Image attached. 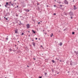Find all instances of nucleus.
I'll use <instances>...</instances> for the list:
<instances>
[{
    "label": "nucleus",
    "mask_w": 78,
    "mask_h": 78,
    "mask_svg": "<svg viewBox=\"0 0 78 78\" xmlns=\"http://www.w3.org/2000/svg\"><path fill=\"white\" fill-rule=\"evenodd\" d=\"M5 3L6 4L5 5V7H7V6H8V5L9 6H13V7H14V4H13L12 3L10 4H9L8 2H5Z\"/></svg>",
    "instance_id": "f257e3e1"
},
{
    "label": "nucleus",
    "mask_w": 78,
    "mask_h": 78,
    "mask_svg": "<svg viewBox=\"0 0 78 78\" xmlns=\"http://www.w3.org/2000/svg\"><path fill=\"white\" fill-rule=\"evenodd\" d=\"M69 14L70 16H74V14L73 12H72V10H71L70 12L69 13Z\"/></svg>",
    "instance_id": "f03ea898"
},
{
    "label": "nucleus",
    "mask_w": 78,
    "mask_h": 78,
    "mask_svg": "<svg viewBox=\"0 0 78 78\" xmlns=\"http://www.w3.org/2000/svg\"><path fill=\"white\" fill-rule=\"evenodd\" d=\"M64 3L65 4H66V5H69V2H67V0H65Z\"/></svg>",
    "instance_id": "7ed1b4c3"
},
{
    "label": "nucleus",
    "mask_w": 78,
    "mask_h": 78,
    "mask_svg": "<svg viewBox=\"0 0 78 78\" xmlns=\"http://www.w3.org/2000/svg\"><path fill=\"white\" fill-rule=\"evenodd\" d=\"M15 33L16 34H18V29H16L14 30Z\"/></svg>",
    "instance_id": "20e7f679"
},
{
    "label": "nucleus",
    "mask_w": 78,
    "mask_h": 78,
    "mask_svg": "<svg viewBox=\"0 0 78 78\" xmlns=\"http://www.w3.org/2000/svg\"><path fill=\"white\" fill-rule=\"evenodd\" d=\"M26 26L27 27V28H30V24H27L26 25Z\"/></svg>",
    "instance_id": "39448f33"
},
{
    "label": "nucleus",
    "mask_w": 78,
    "mask_h": 78,
    "mask_svg": "<svg viewBox=\"0 0 78 78\" xmlns=\"http://www.w3.org/2000/svg\"><path fill=\"white\" fill-rule=\"evenodd\" d=\"M73 9L74 10H76V9H77V8L76 7V6H75V5H73Z\"/></svg>",
    "instance_id": "423d86ee"
},
{
    "label": "nucleus",
    "mask_w": 78,
    "mask_h": 78,
    "mask_svg": "<svg viewBox=\"0 0 78 78\" xmlns=\"http://www.w3.org/2000/svg\"><path fill=\"white\" fill-rule=\"evenodd\" d=\"M25 11L26 12H30V10L28 9H25Z\"/></svg>",
    "instance_id": "0eeeda50"
},
{
    "label": "nucleus",
    "mask_w": 78,
    "mask_h": 78,
    "mask_svg": "<svg viewBox=\"0 0 78 78\" xmlns=\"http://www.w3.org/2000/svg\"><path fill=\"white\" fill-rule=\"evenodd\" d=\"M32 44H33V45L34 47H35L36 45V43H34V42H32Z\"/></svg>",
    "instance_id": "6e6552de"
},
{
    "label": "nucleus",
    "mask_w": 78,
    "mask_h": 78,
    "mask_svg": "<svg viewBox=\"0 0 78 78\" xmlns=\"http://www.w3.org/2000/svg\"><path fill=\"white\" fill-rule=\"evenodd\" d=\"M70 62V64L69 65L71 66H73V65H72V61L71 60L70 62Z\"/></svg>",
    "instance_id": "1a4fd4ad"
},
{
    "label": "nucleus",
    "mask_w": 78,
    "mask_h": 78,
    "mask_svg": "<svg viewBox=\"0 0 78 78\" xmlns=\"http://www.w3.org/2000/svg\"><path fill=\"white\" fill-rule=\"evenodd\" d=\"M58 45H59L60 46L62 45V42H60L59 44H58Z\"/></svg>",
    "instance_id": "9d476101"
},
{
    "label": "nucleus",
    "mask_w": 78,
    "mask_h": 78,
    "mask_svg": "<svg viewBox=\"0 0 78 78\" xmlns=\"http://www.w3.org/2000/svg\"><path fill=\"white\" fill-rule=\"evenodd\" d=\"M74 51V53H76V54L77 55V56H78V52L77 51Z\"/></svg>",
    "instance_id": "9b49d317"
},
{
    "label": "nucleus",
    "mask_w": 78,
    "mask_h": 78,
    "mask_svg": "<svg viewBox=\"0 0 78 78\" xmlns=\"http://www.w3.org/2000/svg\"><path fill=\"white\" fill-rule=\"evenodd\" d=\"M32 31L33 33H34V34H36V32L35 31H34V30H32Z\"/></svg>",
    "instance_id": "f8f14e48"
},
{
    "label": "nucleus",
    "mask_w": 78,
    "mask_h": 78,
    "mask_svg": "<svg viewBox=\"0 0 78 78\" xmlns=\"http://www.w3.org/2000/svg\"><path fill=\"white\" fill-rule=\"evenodd\" d=\"M18 11L19 12H22V9H19L18 10Z\"/></svg>",
    "instance_id": "ddd939ff"
},
{
    "label": "nucleus",
    "mask_w": 78,
    "mask_h": 78,
    "mask_svg": "<svg viewBox=\"0 0 78 78\" xmlns=\"http://www.w3.org/2000/svg\"><path fill=\"white\" fill-rule=\"evenodd\" d=\"M4 19L5 20H8V18H6L5 17H4Z\"/></svg>",
    "instance_id": "4468645a"
},
{
    "label": "nucleus",
    "mask_w": 78,
    "mask_h": 78,
    "mask_svg": "<svg viewBox=\"0 0 78 78\" xmlns=\"http://www.w3.org/2000/svg\"><path fill=\"white\" fill-rule=\"evenodd\" d=\"M49 58H47V59H45V61H46L47 62V61H49Z\"/></svg>",
    "instance_id": "2eb2a0df"
},
{
    "label": "nucleus",
    "mask_w": 78,
    "mask_h": 78,
    "mask_svg": "<svg viewBox=\"0 0 78 78\" xmlns=\"http://www.w3.org/2000/svg\"><path fill=\"white\" fill-rule=\"evenodd\" d=\"M67 30V28H66L65 29H64L63 30V31H66V30Z\"/></svg>",
    "instance_id": "dca6fc26"
},
{
    "label": "nucleus",
    "mask_w": 78,
    "mask_h": 78,
    "mask_svg": "<svg viewBox=\"0 0 78 78\" xmlns=\"http://www.w3.org/2000/svg\"><path fill=\"white\" fill-rule=\"evenodd\" d=\"M20 24H19V25L20 26H21V21H20Z\"/></svg>",
    "instance_id": "f3484780"
},
{
    "label": "nucleus",
    "mask_w": 78,
    "mask_h": 78,
    "mask_svg": "<svg viewBox=\"0 0 78 78\" xmlns=\"http://www.w3.org/2000/svg\"><path fill=\"white\" fill-rule=\"evenodd\" d=\"M37 10H41V9H40V8H39V6L38 7Z\"/></svg>",
    "instance_id": "a211bd4d"
},
{
    "label": "nucleus",
    "mask_w": 78,
    "mask_h": 78,
    "mask_svg": "<svg viewBox=\"0 0 78 78\" xmlns=\"http://www.w3.org/2000/svg\"><path fill=\"white\" fill-rule=\"evenodd\" d=\"M52 62H53V63H55V60H52Z\"/></svg>",
    "instance_id": "6ab92c4d"
},
{
    "label": "nucleus",
    "mask_w": 78,
    "mask_h": 78,
    "mask_svg": "<svg viewBox=\"0 0 78 78\" xmlns=\"http://www.w3.org/2000/svg\"><path fill=\"white\" fill-rule=\"evenodd\" d=\"M55 73H57V74H59V73L58 72V71H56Z\"/></svg>",
    "instance_id": "aec40b11"
},
{
    "label": "nucleus",
    "mask_w": 78,
    "mask_h": 78,
    "mask_svg": "<svg viewBox=\"0 0 78 78\" xmlns=\"http://www.w3.org/2000/svg\"><path fill=\"white\" fill-rule=\"evenodd\" d=\"M51 34V35L50 36V37H52V36H53V34L52 33V34Z\"/></svg>",
    "instance_id": "412c9836"
},
{
    "label": "nucleus",
    "mask_w": 78,
    "mask_h": 78,
    "mask_svg": "<svg viewBox=\"0 0 78 78\" xmlns=\"http://www.w3.org/2000/svg\"><path fill=\"white\" fill-rule=\"evenodd\" d=\"M57 3H59V4H60L61 3V1H59L58 2H57Z\"/></svg>",
    "instance_id": "4be33fe9"
},
{
    "label": "nucleus",
    "mask_w": 78,
    "mask_h": 78,
    "mask_svg": "<svg viewBox=\"0 0 78 78\" xmlns=\"http://www.w3.org/2000/svg\"><path fill=\"white\" fill-rule=\"evenodd\" d=\"M41 47V48H42L43 49H44V48H43V46H42V45H41V47Z\"/></svg>",
    "instance_id": "5701e85b"
},
{
    "label": "nucleus",
    "mask_w": 78,
    "mask_h": 78,
    "mask_svg": "<svg viewBox=\"0 0 78 78\" xmlns=\"http://www.w3.org/2000/svg\"><path fill=\"white\" fill-rule=\"evenodd\" d=\"M75 34V32H72V34L73 35V34Z\"/></svg>",
    "instance_id": "b1692460"
},
{
    "label": "nucleus",
    "mask_w": 78,
    "mask_h": 78,
    "mask_svg": "<svg viewBox=\"0 0 78 78\" xmlns=\"http://www.w3.org/2000/svg\"><path fill=\"white\" fill-rule=\"evenodd\" d=\"M24 34V33L23 32L21 34V36H23Z\"/></svg>",
    "instance_id": "393cba45"
},
{
    "label": "nucleus",
    "mask_w": 78,
    "mask_h": 78,
    "mask_svg": "<svg viewBox=\"0 0 78 78\" xmlns=\"http://www.w3.org/2000/svg\"><path fill=\"white\" fill-rule=\"evenodd\" d=\"M4 37H3V40H2V39H0V40H2V41H4L3 40H4Z\"/></svg>",
    "instance_id": "a878e982"
},
{
    "label": "nucleus",
    "mask_w": 78,
    "mask_h": 78,
    "mask_svg": "<svg viewBox=\"0 0 78 78\" xmlns=\"http://www.w3.org/2000/svg\"><path fill=\"white\" fill-rule=\"evenodd\" d=\"M5 8H8V9H10V8H11V6H9V7H5Z\"/></svg>",
    "instance_id": "bb28decb"
},
{
    "label": "nucleus",
    "mask_w": 78,
    "mask_h": 78,
    "mask_svg": "<svg viewBox=\"0 0 78 78\" xmlns=\"http://www.w3.org/2000/svg\"><path fill=\"white\" fill-rule=\"evenodd\" d=\"M47 73H44V75L45 76H46V75H47Z\"/></svg>",
    "instance_id": "cd10ccee"
},
{
    "label": "nucleus",
    "mask_w": 78,
    "mask_h": 78,
    "mask_svg": "<svg viewBox=\"0 0 78 78\" xmlns=\"http://www.w3.org/2000/svg\"><path fill=\"white\" fill-rule=\"evenodd\" d=\"M16 17H19V15H17L16 13Z\"/></svg>",
    "instance_id": "c85d7f7f"
},
{
    "label": "nucleus",
    "mask_w": 78,
    "mask_h": 78,
    "mask_svg": "<svg viewBox=\"0 0 78 78\" xmlns=\"http://www.w3.org/2000/svg\"><path fill=\"white\" fill-rule=\"evenodd\" d=\"M66 64H68V65H69V62L68 61H67L66 62Z\"/></svg>",
    "instance_id": "c756f323"
},
{
    "label": "nucleus",
    "mask_w": 78,
    "mask_h": 78,
    "mask_svg": "<svg viewBox=\"0 0 78 78\" xmlns=\"http://www.w3.org/2000/svg\"><path fill=\"white\" fill-rule=\"evenodd\" d=\"M11 48H10V49H9V50L10 51H12V49H11Z\"/></svg>",
    "instance_id": "7c9ffc66"
},
{
    "label": "nucleus",
    "mask_w": 78,
    "mask_h": 78,
    "mask_svg": "<svg viewBox=\"0 0 78 78\" xmlns=\"http://www.w3.org/2000/svg\"><path fill=\"white\" fill-rule=\"evenodd\" d=\"M52 72H54V69H51Z\"/></svg>",
    "instance_id": "2f4dec72"
},
{
    "label": "nucleus",
    "mask_w": 78,
    "mask_h": 78,
    "mask_svg": "<svg viewBox=\"0 0 78 78\" xmlns=\"http://www.w3.org/2000/svg\"><path fill=\"white\" fill-rule=\"evenodd\" d=\"M5 39H6V41L8 40V37L6 38Z\"/></svg>",
    "instance_id": "473e14b6"
},
{
    "label": "nucleus",
    "mask_w": 78,
    "mask_h": 78,
    "mask_svg": "<svg viewBox=\"0 0 78 78\" xmlns=\"http://www.w3.org/2000/svg\"><path fill=\"white\" fill-rule=\"evenodd\" d=\"M12 51H13L14 52H15L16 51V50H13Z\"/></svg>",
    "instance_id": "72a5a7b5"
},
{
    "label": "nucleus",
    "mask_w": 78,
    "mask_h": 78,
    "mask_svg": "<svg viewBox=\"0 0 78 78\" xmlns=\"http://www.w3.org/2000/svg\"><path fill=\"white\" fill-rule=\"evenodd\" d=\"M30 39H32V41H34V39H33L32 38H31Z\"/></svg>",
    "instance_id": "f704fd0d"
},
{
    "label": "nucleus",
    "mask_w": 78,
    "mask_h": 78,
    "mask_svg": "<svg viewBox=\"0 0 78 78\" xmlns=\"http://www.w3.org/2000/svg\"><path fill=\"white\" fill-rule=\"evenodd\" d=\"M42 75L41 76L39 77V78H42Z\"/></svg>",
    "instance_id": "c9c22d12"
},
{
    "label": "nucleus",
    "mask_w": 78,
    "mask_h": 78,
    "mask_svg": "<svg viewBox=\"0 0 78 78\" xmlns=\"http://www.w3.org/2000/svg\"><path fill=\"white\" fill-rule=\"evenodd\" d=\"M53 15H54V16H55V15H56V13H54L53 14Z\"/></svg>",
    "instance_id": "e433bc0d"
},
{
    "label": "nucleus",
    "mask_w": 78,
    "mask_h": 78,
    "mask_svg": "<svg viewBox=\"0 0 78 78\" xmlns=\"http://www.w3.org/2000/svg\"><path fill=\"white\" fill-rule=\"evenodd\" d=\"M8 3H9V4H11V3H11V1H10V2H8Z\"/></svg>",
    "instance_id": "4c0bfd02"
},
{
    "label": "nucleus",
    "mask_w": 78,
    "mask_h": 78,
    "mask_svg": "<svg viewBox=\"0 0 78 78\" xmlns=\"http://www.w3.org/2000/svg\"><path fill=\"white\" fill-rule=\"evenodd\" d=\"M8 16V14H5V17H6V16Z\"/></svg>",
    "instance_id": "58836bf2"
},
{
    "label": "nucleus",
    "mask_w": 78,
    "mask_h": 78,
    "mask_svg": "<svg viewBox=\"0 0 78 78\" xmlns=\"http://www.w3.org/2000/svg\"><path fill=\"white\" fill-rule=\"evenodd\" d=\"M49 6H48V5H46V7H47V8H48V7Z\"/></svg>",
    "instance_id": "ea45409f"
},
{
    "label": "nucleus",
    "mask_w": 78,
    "mask_h": 78,
    "mask_svg": "<svg viewBox=\"0 0 78 78\" xmlns=\"http://www.w3.org/2000/svg\"><path fill=\"white\" fill-rule=\"evenodd\" d=\"M70 19H73V17H72V16H70Z\"/></svg>",
    "instance_id": "a19ab883"
},
{
    "label": "nucleus",
    "mask_w": 78,
    "mask_h": 78,
    "mask_svg": "<svg viewBox=\"0 0 78 78\" xmlns=\"http://www.w3.org/2000/svg\"><path fill=\"white\" fill-rule=\"evenodd\" d=\"M40 23H40V22H39L38 23V25H39V24H40Z\"/></svg>",
    "instance_id": "79ce46f5"
},
{
    "label": "nucleus",
    "mask_w": 78,
    "mask_h": 78,
    "mask_svg": "<svg viewBox=\"0 0 78 78\" xmlns=\"http://www.w3.org/2000/svg\"><path fill=\"white\" fill-rule=\"evenodd\" d=\"M60 7H62V5H60Z\"/></svg>",
    "instance_id": "37998d69"
},
{
    "label": "nucleus",
    "mask_w": 78,
    "mask_h": 78,
    "mask_svg": "<svg viewBox=\"0 0 78 78\" xmlns=\"http://www.w3.org/2000/svg\"><path fill=\"white\" fill-rule=\"evenodd\" d=\"M37 5H40V4H39V3H38L37 4Z\"/></svg>",
    "instance_id": "c03bdc74"
},
{
    "label": "nucleus",
    "mask_w": 78,
    "mask_h": 78,
    "mask_svg": "<svg viewBox=\"0 0 78 78\" xmlns=\"http://www.w3.org/2000/svg\"><path fill=\"white\" fill-rule=\"evenodd\" d=\"M13 39H14V40H16V38H13Z\"/></svg>",
    "instance_id": "a18cd8bd"
},
{
    "label": "nucleus",
    "mask_w": 78,
    "mask_h": 78,
    "mask_svg": "<svg viewBox=\"0 0 78 78\" xmlns=\"http://www.w3.org/2000/svg\"><path fill=\"white\" fill-rule=\"evenodd\" d=\"M56 69H58L59 67H56Z\"/></svg>",
    "instance_id": "49530a36"
},
{
    "label": "nucleus",
    "mask_w": 78,
    "mask_h": 78,
    "mask_svg": "<svg viewBox=\"0 0 78 78\" xmlns=\"http://www.w3.org/2000/svg\"><path fill=\"white\" fill-rule=\"evenodd\" d=\"M54 6L55 7V8L56 7V5H54Z\"/></svg>",
    "instance_id": "de8ad7c7"
},
{
    "label": "nucleus",
    "mask_w": 78,
    "mask_h": 78,
    "mask_svg": "<svg viewBox=\"0 0 78 78\" xmlns=\"http://www.w3.org/2000/svg\"><path fill=\"white\" fill-rule=\"evenodd\" d=\"M47 31H48V32H50V30H47Z\"/></svg>",
    "instance_id": "09e8293b"
},
{
    "label": "nucleus",
    "mask_w": 78,
    "mask_h": 78,
    "mask_svg": "<svg viewBox=\"0 0 78 78\" xmlns=\"http://www.w3.org/2000/svg\"><path fill=\"white\" fill-rule=\"evenodd\" d=\"M0 38H3V37L1 36H0Z\"/></svg>",
    "instance_id": "8fccbe9b"
},
{
    "label": "nucleus",
    "mask_w": 78,
    "mask_h": 78,
    "mask_svg": "<svg viewBox=\"0 0 78 78\" xmlns=\"http://www.w3.org/2000/svg\"><path fill=\"white\" fill-rule=\"evenodd\" d=\"M33 59H34V60H36V58H33Z\"/></svg>",
    "instance_id": "3c124183"
},
{
    "label": "nucleus",
    "mask_w": 78,
    "mask_h": 78,
    "mask_svg": "<svg viewBox=\"0 0 78 78\" xmlns=\"http://www.w3.org/2000/svg\"><path fill=\"white\" fill-rule=\"evenodd\" d=\"M8 14H9V16H10V13H9V12H8Z\"/></svg>",
    "instance_id": "603ef678"
},
{
    "label": "nucleus",
    "mask_w": 78,
    "mask_h": 78,
    "mask_svg": "<svg viewBox=\"0 0 78 78\" xmlns=\"http://www.w3.org/2000/svg\"><path fill=\"white\" fill-rule=\"evenodd\" d=\"M44 34H45V35H46V34H47V33H44Z\"/></svg>",
    "instance_id": "864d4df0"
},
{
    "label": "nucleus",
    "mask_w": 78,
    "mask_h": 78,
    "mask_svg": "<svg viewBox=\"0 0 78 78\" xmlns=\"http://www.w3.org/2000/svg\"><path fill=\"white\" fill-rule=\"evenodd\" d=\"M16 50L17 49H18V47H16Z\"/></svg>",
    "instance_id": "5fc2aeb1"
},
{
    "label": "nucleus",
    "mask_w": 78,
    "mask_h": 78,
    "mask_svg": "<svg viewBox=\"0 0 78 78\" xmlns=\"http://www.w3.org/2000/svg\"><path fill=\"white\" fill-rule=\"evenodd\" d=\"M19 7V5L16 6V8H18Z\"/></svg>",
    "instance_id": "6e6d98bb"
},
{
    "label": "nucleus",
    "mask_w": 78,
    "mask_h": 78,
    "mask_svg": "<svg viewBox=\"0 0 78 78\" xmlns=\"http://www.w3.org/2000/svg\"><path fill=\"white\" fill-rule=\"evenodd\" d=\"M37 38H35V40H37Z\"/></svg>",
    "instance_id": "4d7b16f0"
},
{
    "label": "nucleus",
    "mask_w": 78,
    "mask_h": 78,
    "mask_svg": "<svg viewBox=\"0 0 78 78\" xmlns=\"http://www.w3.org/2000/svg\"><path fill=\"white\" fill-rule=\"evenodd\" d=\"M27 67H30V66H27Z\"/></svg>",
    "instance_id": "13d9d810"
},
{
    "label": "nucleus",
    "mask_w": 78,
    "mask_h": 78,
    "mask_svg": "<svg viewBox=\"0 0 78 78\" xmlns=\"http://www.w3.org/2000/svg\"><path fill=\"white\" fill-rule=\"evenodd\" d=\"M65 15H66V16H67V13H65Z\"/></svg>",
    "instance_id": "bf43d9fd"
},
{
    "label": "nucleus",
    "mask_w": 78,
    "mask_h": 78,
    "mask_svg": "<svg viewBox=\"0 0 78 78\" xmlns=\"http://www.w3.org/2000/svg\"><path fill=\"white\" fill-rule=\"evenodd\" d=\"M16 46H17V45L16 44H15V47H16Z\"/></svg>",
    "instance_id": "052dcab7"
},
{
    "label": "nucleus",
    "mask_w": 78,
    "mask_h": 78,
    "mask_svg": "<svg viewBox=\"0 0 78 78\" xmlns=\"http://www.w3.org/2000/svg\"><path fill=\"white\" fill-rule=\"evenodd\" d=\"M28 36L29 37H30V35H29Z\"/></svg>",
    "instance_id": "680f3d73"
},
{
    "label": "nucleus",
    "mask_w": 78,
    "mask_h": 78,
    "mask_svg": "<svg viewBox=\"0 0 78 78\" xmlns=\"http://www.w3.org/2000/svg\"><path fill=\"white\" fill-rule=\"evenodd\" d=\"M27 49L28 50L27 51H29V49L27 48Z\"/></svg>",
    "instance_id": "e2e57ef3"
},
{
    "label": "nucleus",
    "mask_w": 78,
    "mask_h": 78,
    "mask_svg": "<svg viewBox=\"0 0 78 78\" xmlns=\"http://www.w3.org/2000/svg\"><path fill=\"white\" fill-rule=\"evenodd\" d=\"M64 14H66V12H64Z\"/></svg>",
    "instance_id": "0e129e2a"
},
{
    "label": "nucleus",
    "mask_w": 78,
    "mask_h": 78,
    "mask_svg": "<svg viewBox=\"0 0 78 78\" xmlns=\"http://www.w3.org/2000/svg\"><path fill=\"white\" fill-rule=\"evenodd\" d=\"M23 23H21V25H23Z\"/></svg>",
    "instance_id": "69168bd1"
},
{
    "label": "nucleus",
    "mask_w": 78,
    "mask_h": 78,
    "mask_svg": "<svg viewBox=\"0 0 78 78\" xmlns=\"http://www.w3.org/2000/svg\"><path fill=\"white\" fill-rule=\"evenodd\" d=\"M30 47H31V45L30 44Z\"/></svg>",
    "instance_id": "338daca9"
},
{
    "label": "nucleus",
    "mask_w": 78,
    "mask_h": 78,
    "mask_svg": "<svg viewBox=\"0 0 78 78\" xmlns=\"http://www.w3.org/2000/svg\"><path fill=\"white\" fill-rule=\"evenodd\" d=\"M28 32L29 33H30V31H28Z\"/></svg>",
    "instance_id": "774afa93"
}]
</instances>
